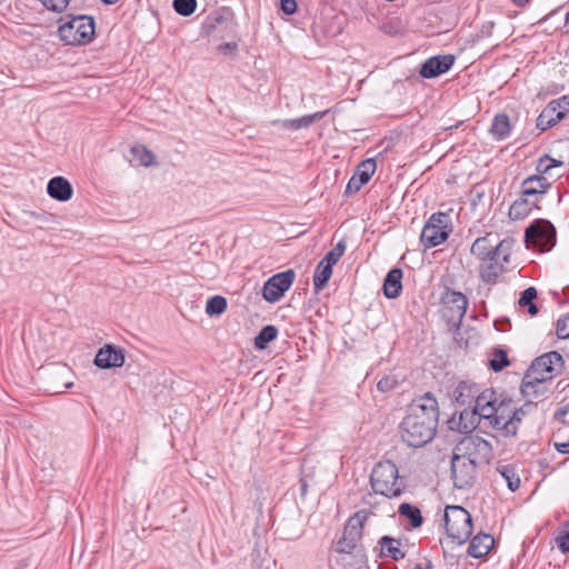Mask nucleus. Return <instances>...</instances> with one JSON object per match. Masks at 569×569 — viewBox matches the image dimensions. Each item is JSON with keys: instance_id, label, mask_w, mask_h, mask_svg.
Wrapping results in <instances>:
<instances>
[{"instance_id": "obj_20", "label": "nucleus", "mask_w": 569, "mask_h": 569, "mask_svg": "<svg viewBox=\"0 0 569 569\" xmlns=\"http://www.w3.org/2000/svg\"><path fill=\"white\" fill-rule=\"evenodd\" d=\"M480 390V386L469 381L462 380L460 381L452 392V398L455 403L460 407H466L465 409H471L477 396V392Z\"/></svg>"}, {"instance_id": "obj_6", "label": "nucleus", "mask_w": 569, "mask_h": 569, "mask_svg": "<svg viewBox=\"0 0 569 569\" xmlns=\"http://www.w3.org/2000/svg\"><path fill=\"white\" fill-rule=\"evenodd\" d=\"M445 527L448 537L456 543L462 545L472 535V517L461 506H447L445 509Z\"/></svg>"}, {"instance_id": "obj_39", "label": "nucleus", "mask_w": 569, "mask_h": 569, "mask_svg": "<svg viewBox=\"0 0 569 569\" xmlns=\"http://www.w3.org/2000/svg\"><path fill=\"white\" fill-rule=\"evenodd\" d=\"M346 250V246L342 241H339L335 248H332L330 251L326 253V256L322 258V262L333 267L340 258L343 256Z\"/></svg>"}, {"instance_id": "obj_32", "label": "nucleus", "mask_w": 569, "mask_h": 569, "mask_svg": "<svg viewBox=\"0 0 569 569\" xmlns=\"http://www.w3.org/2000/svg\"><path fill=\"white\" fill-rule=\"evenodd\" d=\"M278 336V329L272 325L264 326L254 338V348L264 350Z\"/></svg>"}, {"instance_id": "obj_43", "label": "nucleus", "mask_w": 569, "mask_h": 569, "mask_svg": "<svg viewBox=\"0 0 569 569\" xmlns=\"http://www.w3.org/2000/svg\"><path fill=\"white\" fill-rule=\"evenodd\" d=\"M556 545L562 553L569 552V527L559 532L556 538Z\"/></svg>"}, {"instance_id": "obj_22", "label": "nucleus", "mask_w": 569, "mask_h": 569, "mask_svg": "<svg viewBox=\"0 0 569 569\" xmlns=\"http://www.w3.org/2000/svg\"><path fill=\"white\" fill-rule=\"evenodd\" d=\"M495 540L491 535L480 532L471 538L468 555L473 558H482L487 556L493 547Z\"/></svg>"}, {"instance_id": "obj_57", "label": "nucleus", "mask_w": 569, "mask_h": 569, "mask_svg": "<svg viewBox=\"0 0 569 569\" xmlns=\"http://www.w3.org/2000/svg\"><path fill=\"white\" fill-rule=\"evenodd\" d=\"M222 22H224V19H223L222 17H218V18L216 19V23H217V24L222 23Z\"/></svg>"}, {"instance_id": "obj_24", "label": "nucleus", "mask_w": 569, "mask_h": 569, "mask_svg": "<svg viewBox=\"0 0 569 569\" xmlns=\"http://www.w3.org/2000/svg\"><path fill=\"white\" fill-rule=\"evenodd\" d=\"M402 270L400 268L391 269L383 281V293L388 299H396L402 291Z\"/></svg>"}, {"instance_id": "obj_56", "label": "nucleus", "mask_w": 569, "mask_h": 569, "mask_svg": "<svg viewBox=\"0 0 569 569\" xmlns=\"http://www.w3.org/2000/svg\"><path fill=\"white\" fill-rule=\"evenodd\" d=\"M566 413H567V410H566V409H559V410L557 411V413H556V415H557V416H559V415H560V416H565Z\"/></svg>"}, {"instance_id": "obj_46", "label": "nucleus", "mask_w": 569, "mask_h": 569, "mask_svg": "<svg viewBox=\"0 0 569 569\" xmlns=\"http://www.w3.org/2000/svg\"><path fill=\"white\" fill-rule=\"evenodd\" d=\"M405 569H432V563L428 559H423L421 561L409 559Z\"/></svg>"}, {"instance_id": "obj_8", "label": "nucleus", "mask_w": 569, "mask_h": 569, "mask_svg": "<svg viewBox=\"0 0 569 569\" xmlns=\"http://www.w3.org/2000/svg\"><path fill=\"white\" fill-rule=\"evenodd\" d=\"M452 231L450 217L446 212H435L425 223L420 242L425 249H431L443 243Z\"/></svg>"}, {"instance_id": "obj_35", "label": "nucleus", "mask_w": 569, "mask_h": 569, "mask_svg": "<svg viewBox=\"0 0 569 569\" xmlns=\"http://www.w3.org/2000/svg\"><path fill=\"white\" fill-rule=\"evenodd\" d=\"M227 299L222 296H213L207 301L206 312L210 317L220 316L227 309Z\"/></svg>"}, {"instance_id": "obj_60", "label": "nucleus", "mask_w": 569, "mask_h": 569, "mask_svg": "<svg viewBox=\"0 0 569 569\" xmlns=\"http://www.w3.org/2000/svg\"><path fill=\"white\" fill-rule=\"evenodd\" d=\"M565 23L569 24V11L566 13Z\"/></svg>"}, {"instance_id": "obj_38", "label": "nucleus", "mask_w": 569, "mask_h": 569, "mask_svg": "<svg viewBox=\"0 0 569 569\" xmlns=\"http://www.w3.org/2000/svg\"><path fill=\"white\" fill-rule=\"evenodd\" d=\"M174 11L182 17H190L197 9V0H173Z\"/></svg>"}, {"instance_id": "obj_3", "label": "nucleus", "mask_w": 569, "mask_h": 569, "mask_svg": "<svg viewBox=\"0 0 569 569\" xmlns=\"http://www.w3.org/2000/svg\"><path fill=\"white\" fill-rule=\"evenodd\" d=\"M500 397L501 395H498L493 389L487 388L482 390L480 388L472 408L463 409L460 412L459 430L468 433L478 426L481 419L487 421V419L493 415V408Z\"/></svg>"}, {"instance_id": "obj_9", "label": "nucleus", "mask_w": 569, "mask_h": 569, "mask_svg": "<svg viewBox=\"0 0 569 569\" xmlns=\"http://www.w3.org/2000/svg\"><path fill=\"white\" fill-rule=\"evenodd\" d=\"M453 451L472 460L477 465H489L493 457L491 443L478 435L463 437L455 447Z\"/></svg>"}, {"instance_id": "obj_2", "label": "nucleus", "mask_w": 569, "mask_h": 569, "mask_svg": "<svg viewBox=\"0 0 569 569\" xmlns=\"http://www.w3.org/2000/svg\"><path fill=\"white\" fill-rule=\"evenodd\" d=\"M366 520V511L356 512L348 519L342 536L333 542L331 551L335 555L336 562L346 569H355L366 560L361 545Z\"/></svg>"}, {"instance_id": "obj_23", "label": "nucleus", "mask_w": 569, "mask_h": 569, "mask_svg": "<svg viewBox=\"0 0 569 569\" xmlns=\"http://www.w3.org/2000/svg\"><path fill=\"white\" fill-rule=\"evenodd\" d=\"M499 241L500 240H498L497 237L492 233H487L486 236L479 237L473 241L470 248V252L478 259V261H480L481 259L488 257L491 251L496 250L495 246H497Z\"/></svg>"}, {"instance_id": "obj_31", "label": "nucleus", "mask_w": 569, "mask_h": 569, "mask_svg": "<svg viewBox=\"0 0 569 569\" xmlns=\"http://www.w3.org/2000/svg\"><path fill=\"white\" fill-rule=\"evenodd\" d=\"M331 274L332 267L320 261L316 267L313 273V286L317 292L322 290L327 286L329 279L331 278Z\"/></svg>"}, {"instance_id": "obj_41", "label": "nucleus", "mask_w": 569, "mask_h": 569, "mask_svg": "<svg viewBox=\"0 0 569 569\" xmlns=\"http://www.w3.org/2000/svg\"><path fill=\"white\" fill-rule=\"evenodd\" d=\"M556 333L559 339L569 338V315L562 316L557 320Z\"/></svg>"}, {"instance_id": "obj_62", "label": "nucleus", "mask_w": 569, "mask_h": 569, "mask_svg": "<svg viewBox=\"0 0 569 569\" xmlns=\"http://www.w3.org/2000/svg\"><path fill=\"white\" fill-rule=\"evenodd\" d=\"M469 422H470V417L465 419V423H469Z\"/></svg>"}, {"instance_id": "obj_50", "label": "nucleus", "mask_w": 569, "mask_h": 569, "mask_svg": "<svg viewBox=\"0 0 569 569\" xmlns=\"http://www.w3.org/2000/svg\"><path fill=\"white\" fill-rule=\"evenodd\" d=\"M237 43L236 42H224V43H221L219 47H218V51L223 53V54H227L229 52H232L234 50H237Z\"/></svg>"}, {"instance_id": "obj_25", "label": "nucleus", "mask_w": 569, "mask_h": 569, "mask_svg": "<svg viewBox=\"0 0 569 569\" xmlns=\"http://www.w3.org/2000/svg\"><path fill=\"white\" fill-rule=\"evenodd\" d=\"M327 110L315 112L312 114H306L296 119L279 120L274 123H280L283 128L297 131L302 128H309L316 121L322 119L327 114Z\"/></svg>"}, {"instance_id": "obj_5", "label": "nucleus", "mask_w": 569, "mask_h": 569, "mask_svg": "<svg viewBox=\"0 0 569 569\" xmlns=\"http://www.w3.org/2000/svg\"><path fill=\"white\" fill-rule=\"evenodd\" d=\"M512 241L500 240L488 257L479 261V277L488 284H496L499 277L506 271V264L510 262Z\"/></svg>"}, {"instance_id": "obj_54", "label": "nucleus", "mask_w": 569, "mask_h": 569, "mask_svg": "<svg viewBox=\"0 0 569 569\" xmlns=\"http://www.w3.org/2000/svg\"><path fill=\"white\" fill-rule=\"evenodd\" d=\"M513 2V4H516L517 7H520V8H523L526 7L530 0H511Z\"/></svg>"}, {"instance_id": "obj_10", "label": "nucleus", "mask_w": 569, "mask_h": 569, "mask_svg": "<svg viewBox=\"0 0 569 569\" xmlns=\"http://www.w3.org/2000/svg\"><path fill=\"white\" fill-rule=\"evenodd\" d=\"M527 248L537 249L540 252L551 250L556 244V228L545 219L535 220L525 231Z\"/></svg>"}, {"instance_id": "obj_48", "label": "nucleus", "mask_w": 569, "mask_h": 569, "mask_svg": "<svg viewBox=\"0 0 569 569\" xmlns=\"http://www.w3.org/2000/svg\"><path fill=\"white\" fill-rule=\"evenodd\" d=\"M361 187H362V184H360L358 179L352 176L347 183L345 194L346 196L353 194V193L358 192L361 189Z\"/></svg>"}, {"instance_id": "obj_18", "label": "nucleus", "mask_w": 569, "mask_h": 569, "mask_svg": "<svg viewBox=\"0 0 569 569\" xmlns=\"http://www.w3.org/2000/svg\"><path fill=\"white\" fill-rule=\"evenodd\" d=\"M455 63V56L440 54L427 59L420 68V76L425 79L436 78L447 72Z\"/></svg>"}, {"instance_id": "obj_19", "label": "nucleus", "mask_w": 569, "mask_h": 569, "mask_svg": "<svg viewBox=\"0 0 569 569\" xmlns=\"http://www.w3.org/2000/svg\"><path fill=\"white\" fill-rule=\"evenodd\" d=\"M124 363V353L121 348L107 345L101 348L94 358V365L101 369L119 368Z\"/></svg>"}, {"instance_id": "obj_36", "label": "nucleus", "mask_w": 569, "mask_h": 569, "mask_svg": "<svg viewBox=\"0 0 569 569\" xmlns=\"http://www.w3.org/2000/svg\"><path fill=\"white\" fill-rule=\"evenodd\" d=\"M501 477L506 480L508 488L513 492L520 487V478L516 473L513 467L507 465L498 468Z\"/></svg>"}, {"instance_id": "obj_12", "label": "nucleus", "mask_w": 569, "mask_h": 569, "mask_svg": "<svg viewBox=\"0 0 569 569\" xmlns=\"http://www.w3.org/2000/svg\"><path fill=\"white\" fill-rule=\"evenodd\" d=\"M513 401L501 396L496 403V407L493 408V415L487 419V422L493 429L501 431L506 437L516 436V427H513ZM518 418H516V420Z\"/></svg>"}, {"instance_id": "obj_45", "label": "nucleus", "mask_w": 569, "mask_h": 569, "mask_svg": "<svg viewBox=\"0 0 569 569\" xmlns=\"http://www.w3.org/2000/svg\"><path fill=\"white\" fill-rule=\"evenodd\" d=\"M376 167H377L376 160L373 158H369V159L361 161L357 166V169L359 171L363 172L365 174L372 177V174L376 171Z\"/></svg>"}, {"instance_id": "obj_29", "label": "nucleus", "mask_w": 569, "mask_h": 569, "mask_svg": "<svg viewBox=\"0 0 569 569\" xmlns=\"http://www.w3.org/2000/svg\"><path fill=\"white\" fill-rule=\"evenodd\" d=\"M398 512L401 517L408 519L412 528L417 529L422 526L423 518L418 507L403 502L399 506Z\"/></svg>"}, {"instance_id": "obj_16", "label": "nucleus", "mask_w": 569, "mask_h": 569, "mask_svg": "<svg viewBox=\"0 0 569 569\" xmlns=\"http://www.w3.org/2000/svg\"><path fill=\"white\" fill-rule=\"evenodd\" d=\"M569 111V96H562L551 100L537 118V128L545 131L560 120H562Z\"/></svg>"}, {"instance_id": "obj_27", "label": "nucleus", "mask_w": 569, "mask_h": 569, "mask_svg": "<svg viewBox=\"0 0 569 569\" xmlns=\"http://www.w3.org/2000/svg\"><path fill=\"white\" fill-rule=\"evenodd\" d=\"M490 132L492 137L498 141L507 139L511 132V123L508 114L498 113L497 116H495L491 123Z\"/></svg>"}, {"instance_id": "obj_11", "label": "nucleus", "mask_w": 569, "mask_h": 569, "mask_svg": "<svg viewBox=\"0 0 569 569\" xmlns=\"http://www.w3.org/2000/svg\"><path fill=\"white\" fill-rule=\"evenodd\" d=\"M563 367V358L558 351H549L536 358L527 372L528 379L533 381H549L558 375Z\"/></svg>"}, {"instance_id": "obj_40", "label": "nucleus", "mask_w": 569, "mask_h": 569, "mask_svg": "<svg viewBox=\"0 0 569 569\" xmlns=\"http://www.w3.org/2000/svg\"><path fill=\"white\" fill-rule=\"evenodd\" d=\"M537 407V403L532 402L531 400H528L526 401L521 407L517 408L515 406V419L518 418L517 420H513V427H516V432L518 431V427L522 420V418L528 415L532 409H535Z\"/></svg>"}, {"instance_id": "obj_47", "label": "nucleus", "mask_w": 569, "mask_h": 569, "mask_svg": "<svg viewBox=\"0 0 569 569\" xmlns=\"http://www.w3.org/2000/svg\"><path fill=\"white\" fill-rule=\"evenodd\" d=\"M537 174H541L546 177L550 172V166L548 163V154H545L539 158L537 166H536Z\"/></svg>"}, {"instance_id": "obj_52", "label": "nucleus", "mask_w": 569, "mask_h": 569, "mask_svg": "<svg viewBox=\"0 0 569 569\" xmlns=\"http://www.w3.org/2000/svg\"><path fill=\"white\" fill-rule=\"evenodd\" d=\"M555 447H556L557 451L560 453H563V455L569 453V440L556 443Z\"/></svg>"}, {"instance_id": "obj_15", "label": "nucleus", "mask_w": 569, "mask_h": 569, "mask_svg": "<svg viewBox=\"0 0 569 569\" xmlns=\"http://www.w3.org/2000/svg\"><path fill=\"white\" fill-rule=\"evenodd\" d=\"M296 273L292 269L279 272L270 277L263 284L262 297L268 302L279 301L295 281Z\"/></svg>"}, {"instance_id": "obj_44", "label": "nucleus", "mask_w": 569, "mask_h": 569, "mask_svg": "<svg viewBox=\"0 0 569 569\" xmlns=\"http://www.w3.org/2000/svg\"><path fill=\"white\" fill-rule=\"evenodd\" d=\"M43 6L54 12H62L69 4L70 0H41Z\"/></svg>"}, {"instance_id": "obj_26", "label": "nucleus", "mask_w": 569, "mask_h": 569, "mask_svg": "<svg viewBox=\"0 0 569 569\" xmlns=\"http://www.w3.org/2000/svg\"><path fill=\"white\" fill-rule=\"evenodd\" d=\"M539 209V206L537 204V200L529 199L522 194H520V198L515 200L509 208V217L515 220H520L526 218L532 209Z\"/></svg>"}, {"instance_id": "obj_21", "label": "nucleus", "mask_w": 569, "mask_h": 569, "mask_svg": "<svg viewBox=\"0 0 569 569\" xmlns=\"http://www.w3.org/2000/svg\"><path fill=\"white\" fill-rule=\"evenodd\" d=\"M47 192L52 199L64 202L72 198L73 189L64 177L58 176L49 180Z\"/></svg>"}, {"instance_id": "obj_42", "label": "nucleus", "mask_w": 569, "mask_h": 569, "mask_svg": "<svg viewBox=\"0 0 569 569\" xmlns=\"http://www.w3.org/2000/svg\"><path fill=\"white\" fill-rule=\"evenodd\" d=\"M397 385L398 381L393 376H386L378 381L377 389L381 392H388L393 390Z\"/></svg>"}, {"instance_id": "obj_17", "label": "nucleus", "mask_w": 569, "mask_h": 569, "mask_svg": "<svg viewBox=\"0 0 569 569\" xmlns=\"http://www.w3.org/2000/svg\"><path fill=\"white\" fill-rule=\"evenodd\" d=\"M552 182L541 174H532L522 180L520 184V194L537 200L539 204L541 198L551 188Z\"/></svg>"}, {"instance_id": "obj_49", "label": "nucleus", "mask_w": 569, "mask_h": 569, "mask_svg": "<svg viewBox=\"0 0 569 569\" xmlns=\"http://www.w3.org/2000/svg\"><path fill=\"white\" fill-rule=\"evenodd\" d=\"M280 7L286 14H293L297 11L296 0H280Z\"/></svg>"}, {"instance_id": "obj_33", "label": "nucleus", "mask_w": 569, "mask_h": 569, "mask_svg": "<svg viewBox=\"0 0 569 569\" xmlns=\"http://www.w3.org/2000/svg\"><path fill=\"white\" fill-rule=\"evenodd\" d=\"M537 290L533 287H529L526 290L521 292V296L518 300V305L522 308H528V313L533 317L538 315V307L535 303V300L537 298Z\"/></svg>"}, {"instance_id": "obj_34", "label": "nucleus", "mask_w": 569, "mask_h": 569, "mask_svg": "<svg viewBox=\"0 0 569 569\" xmlns=\"http://www.w3.org/2000/svg\"><path fill=\"white\" fill-rule=\"evenodd\" d=\"M131 153L143 167H150L156 162L154 153L146 146L137 144L131 148Z\"/></svg>"}, {"instance_id": "obj_59", "label": "nucleus", "mask_w": 569, "mask_h": 569, "mask_svg": "<svg viewBox=\"0 0 569 569\" xmlns=\"http://www.w3.org/2000/svg\"><path fill=\"white\" fill-rule=\"evenodd\" d=\"M306 490H307V483H306V482H302V483H301V491H302V493H305V492H306Z\"/></svg>"}, {"instance_id": "obj_51", "label": "nucleus", "mask_w": 569, "mask_h": 569, "mask_svg": "<svg viewBox=\"0 0 569 569\" xmlns=\"http://www.w3.org/2000/svg\"><path fill=\"white\" fill-rule=\"evenodd\" d=\"M353 177L358 179V181L360 182V184H366L368 183V181L370 180L371 177L365 174L363 172L359 171L358 169H356V172L353 173Z\"/></svg>"}, {"instance_id": "obj_55", "label": "nucleus", "mask_w": 569, "mask_h": 569, "mask_svg": "<svg viewBox=\"0 0 569 569\" xmlns=\"http://www.w3.org/2000/svg\"><path fill=\"white\" fill-rule=\"evenodd\" d=\"M103 3L106 4H114L116 2H118L119 0H101Z\"/></svg>"}, {"instance_id": "obj_28", "label": "nucleus", "mask_w": 569, "mask_h": 569, "mask_svg": "<svg viewBox=\"0 0 569 569\" xmlns=\"http://www.w3.org/2000/svg\"><path fill=\"white\" fill-rule=\"evenodd\" d=\"M379 543L381 546L380 556L389 557L393 560H400L405 558V552L400 549V541L389 536H383Z\"/></svg>"}, {"instance_id": "obj_7", "label": "nucleus", "mask_w": 569, "mask_h": 569, "mask_svg": "<svg viewBox=\"0 0 569 569\" xmlns=\"http://www.w3.org/2000/svg\"><path fill=\"white\" fill-rule=\"evenodd\" d=\"M59 37L70 46L89 43L94 36V20L89 16L72 17L59 27Z\"/></svg>"}, {"instance_id": "obj_37", "label": "nucleus", "mask_w": 569, "mask_h": 569, "mask_svg": "<svg viewBox=\"0 0 569 569\" xmlns=\"http://www.w3.org/2000/svg\"><path fill=\"white\" fill-rule=\"evenodd\" d=\"M509 366L507 352L502 349H496L493 357L489 360V367L492 371L499 372Z\"/></svg>"}, {"instance_id": "obj_4", "label": "nucleus", "mask_w": 569, "mask_h": 569, "mask_svg": "<svg viewBox=\"0 0 569 569\" xmlns=\"http://www.w3.org/2000/svg\"><path fill=\"white\" fill-rule=\"evenodd\" d=\"M372 490L387 498L399 497L406 488L405 481L399 477L398 467L390 460L379 461L370 475Z\"/></svg>"}, {"instance_id": "obj_61", "label": "nucleus", "mask_w": 569, "mask_h": 569, "mask_svg": "<svg viewBox=\"0 0 569 569\" xmlns=\"http://www.w3.org/2000/svg\"><path fill=\"white\" fill-rule=\"evenodd\" d=\"M61 371H62V375H63V373H67L69 371V369L68 368H62Z\"/></svg>"}, {"instance_id": "obj_30", "label": "nucleus", "mask_w": 569, "mask_h": 569, "mask_svg": "<svg viewBox=\"0 0 569 569\" xmlns=\"http://www.w3.org/2000/svg\"><path fill=\"white\" fill-rule=\"evenodd\" d=\"M547 381H540L536 382L533 379L527 378V372L523 376L522 383H521V393L523 397L530 399V398H537L539 396H542L546 392V383Z\"/></svg>"}, {"instance_id": "obj_58", "label": "nucleus", "mask_w": 569, "mask_h": 569, "mask_svg": "<svg viewBox=\"0 0 569 569\" xmlns=\"http://www.w3.org/2000/svg\"><path fill=\"white\" fill-rule=\"evenodd\" d=\"M72 386H73V383H72V382H66V383L63 385V388H64V389H69V388H71Z\"/></svg>"}, {"instance_id": "obj_1", "label": "nucleus", "mask_w": 569, "mask_h": 569, "mask_svg": "<svg viewBox=\"0 0 569 569\" xmlns=\"http://www.w3.org/2000/svg\"><path fill=\"white\" fill-rule=\"evenodd\" d=\"M438 420V401L431 392H427L409 405L399 426L401 439L412 448L426 446L436 435Z\"/></svg>"}, {"instance_id": "obj_14", "label": "nucleus", "mask_w": 569, "mask_h": 569, "mask_svg": "<svg viewBox=\"0 0 569 569\" xmlns=\"http://www.w3.org/2000/svg\"><path fill=\"white\" fill-rule=\"evenodd\" d=\"M480 466L469 460L456 451L451 459V477L453 485L458 489H469L477 480L478 468Z\"/></svg>"}, {"instance_id": "obj_53", "label": "nucleus", "mask_w": 569, "mask_h": 569, "mask_svg": "<svg viewBox=\"0 0 569 569\" xmlns=\"http://www.w3.org/2000/svg\"><path fill=\"white\" fill-rule=\"evenodd\" d=\"M548 163L550 166V169L557 168V167H561L563 164L562 161L553 159V158H551L549 156H548Z\"/></svg>"}, {"instance_id": "obj_13", "label": "nucleus", "mask_w": 569, "mask_h": 569, "mask_svg": "<svg viewBox=\"0 0 569 569\" xmlns=\"http://www.w3.org/2000/svg\"><path fill=\"white\" fill-rule=\"evenodd\" d=\"M442 315L452 327H459L465 318L468 299L460 292L446 288L441 296Z\"/></svg>"}]
</instances>
